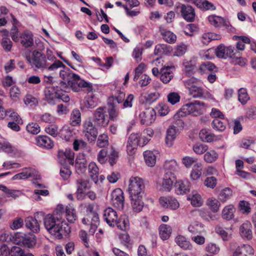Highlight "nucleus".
Segmentation results:
<instances>
[{
  "instance_id": "obj_1",
  "label": "nucleus",
  "mask_w": 256,
  "mask_h": 256,
  "mask_svg": "<svg viewBox=\"0 0 256 256\" xmlns=\"http://www.w3.org/2000/svg\"><path fill=\"white\" fill-rule=\"evenodd\" d=\"M63 70L60 72V76L63 80L60 82V88L61 90L67 92V89L71 88L75 92H78L82 88H86L88 93L93 90L92 84L81 79L80 76L72 72L68 68L62 66Z\"/></svg>"
},
{
  "instance_id": "obj_2",
  "label": "nucleus",
  "mask_w": 256,
  "mask_h": 256,
  "mask_svg": "<svg viewBox=\"0 0 256 256\" xmlns=\"http://www.w3.org/2000/svg\"><path fill=\"white\" fill-rule=\"evenodd\" d=\"M56 57L54 56L50 58L48 56L46 58L44 54L37 50L32 51L31 56H26V60L32 68L42 70L46 69L48 71H55L58 68L64 66L63 63L59 60H56L52 64H50L48 62V60H53Z\"/></svg>"
},
{
  "instance_id": "obj_3",
  "label": "nucleus",
  "mask_w": 256,
  "mask_h": 256,
  "mask_svg": "<svg viewBox=\"0 0 256 256\" xmlns=\"http://www.w3.org/2000/svg\"><path fill=\"white\" fill-rule=\"evenodd\" d=\"M44 223L46 230L58 239L66 236L70 232V228L64 222L60 220V217L48 214L44 218Z\"/></svg>"
},
{
  "instance_id": "obj_4",
  "label": "nucleus",
  "mask_w": 256,
  "mask_h": 256,
  "mask_svg": "<svg viewBox=\"0 0 256 256\" xmlns=\"http://www.w3.org/2000/svg\"><path fill=\"white\" fill-rule=\"evenodd\" d=\"M206 106L204 102L199 100H194L183 106L174 116L175 118H178L185 116L187 114L197 116L202 114V108Z\"/></svg>"
},
{
  "instance_id": "obj_5",
  "label": "nucleus",
  "mask_w": 256,
  "mask_h": 256,
  "mask_svg": "<svg viewBox=\"0 0 256 256\" xmlns=\"http://www.w3.org/2000/svg\"><path fill=\"white\" fill-rule=\"evenodd\" d=\"M145 186L144 180L138 177H132L130 180L128 190L130 197H142Z\"/></svg>"
},
{
  "instance_id": "obj_6",
  "label": "nucleus",
  "mask_w": 256,
  "mask_h": 256,
  "mask_svg": "<svg viewBox=\"0 0 256 256\" xmlns=\"http://www.w3.org/2000/svg\"><path fill=\"white\" fill-rule=\"evenodd\" d=\"M13 242L20 246L31 248L36 244L35 236L30 234L16 233L12 238Z\"/></svg>"
},
{
  "instance_id": "obj_7",
  "label": "nucleus",
  "mask_w": 256,
  "mask_h": 256,
  "mask_svg": "<svg viewBox=\"0 0 256 256\" xmlns=\"http://www.w3.org/2000/svg\"><path fill=\"white\" fill-rule=\"evenodd\" d=\"M83 133L90 142L96 141L98 135V130L90 119L86 120L83 124Z\"/></svg>"
},
{
  "instance_id": "obj_8",
  "label": "nucleus",
  "mask_w": 256,
  "mask_h": 256,
  "mask_svg": "<svg viewBox=\"0 0 256 256\" xmlns=\"http://www.w3.org/2000/svg\"><path fill=\"white\" fill-rule=\"evenodd\" d=\"M94 119L98 126L105 127L109 123V118L106 114L105 107L98 108L94 114Z\"/></svg>"
},
{
  "instance_id": "obj_9",
  "label": "nucleus",
  "mask_w": 256,
  "mask_h": 256,
  "mask_svg": "<svg viewBox=\"0 0 256 256\" xmlns=\"http://www.w3.org/2000/svg\"><path fill=\"white\" fill-rule=\"evenodd\" d=\"M176 182L174 173L172 172H166L164 175L162 185L157 186V188L161 191L169 192L171 190L173 184Z\"/></svg>"
},
{
  "instance_id": "obj_10",
  "label": "nucleus",
  "mask_w": 256,
  "mask_h": 256,
  "mask_svg": "<svg viewBox=\"0 0 256 256\" xmlns=\"http://www.w3.org/2000/svg\"><path fill=\"white\" fill-rule=\"evenodd\" d=\"M76 188V194L77 199L82 200L84 199V194L86 190L90 188L89 181L84 178H78L76 180L75 183Z\"/></svg>"
},
{
  "instance_id": "obj_11",
  "label": "nucleus",
  "mask_w": 256,
  "mask_h": 256,
  "mask_svg": "<svg viewBox=\"0 0 256 256\" xmlns=\"http://www.w3.org/2000/svg\"><path fill=\"white\" fill-rule=\"evenodd\" d=\"M139 117L142 124L148 126L155 121L156 112L154 108H148L140 114Z\"/></svg>"
},
{
  "instance_id": "obj_12",
  "label": "nucleus",
  "mask_w": 256,
  "mask_h": 256,
  "mask_svg": "<svg viewBox=\"0 0 256 256\" xmlns=\"http://www.w3.org/2000/svg\"><path fill=\"white\" fill-rule=\"evenodd\" d=\"M74 152L71 150L58 151V160L62 166L66 165L67 163L72 165L74 164Z\"/></svg>"
},
{
  "instance_id": "obj_13",
  "label": "nucleus",
  "mask_w": 256,
  "mask_h": 256,
  "mask_svg": "<svg viewBox=\"0 0 256 256\" xmlns=\"http://www.w3.org/2000/svg\"><path fill=\"white\" fill-rule=\"evenodd\" d=\"M176 8L180 12L183 18L188 22H192L195 18V12L193 8L190 5L179 4Z\"/></svg>"
},
{
  "instance_id": "obj_14",
  "label": "nucleus",
  "mask_w": 256,
  "mask_h": 256,
  "mask_svg": "<svg viewBox=\"0 0 256 256\" xmlns=\"http://www.w3.org/2000/svg\"><path fill=\"white\" fill-rule=\"evenodd\" d=\"M120 188H116L111 194L112 200L114 204L119 210H123L124 207V197Z\"/></svg>"
},
{
  "instance_id": "obj_15",
  "label": "nucleus",
  "mask_w": 256,
  "mask_h": 256,
  "mask_svg": "<svg viewBox=\"0 0 256 256\" xmlns=\"http://www.w3.org/2000/svg\"><path fill=\"white\" fill-rule=\"evenodd\" d=\"M178 129L174 126H170L166 130L165 142L168 147H171L176 136L178 134Z\"/></svg>"
},
{
  "instance_id": "obj_16",
  "label": "nucleus",
  "mask_w": 256,
  "mask_h": 256,
  "mask_svg": "<svg viewBox=\"0 0 256 256\" xmlns=\"http://www.w3.org/2000/svg\"><path fill=\"white\" fill-rule=\"evenodd\" d=\"M254 250L248 244L238 246L233 252V256H253Z\"/></svg>"
},
{
  "instance_id": "obj_17",
  "label": "nucleus",
  "mask_w": 256,
  "mask_h": 256,
  "mask_svg": "<svg viewBox=\"0 0 256 256\" xmlns=\"http://www.w3.org/2000/svg\"><path fill=\"white\" fill-rule=\"evenodd\" d=\"M104 218L110 226H115L118 216L116 212L112 208H108L104 210Z\"/></svg>"
},
{
  "instance_id": "obj_18",
  "label": "nucleus",
  "mask_w": 256,
  "mask_h": 256,
  "mask_svg": "<svg viewBox=\"0 0 256 256\" xmlns=\"http://www.w3.org/2000/svg\"><path fill=\"white\" fill-rule=\"evenodd\" d=\"M252 224L248 221H246L240 226V233L242 238L248 240L252 238Z\"/></svg>"
},
{
  "instance_id": "obj_19",
  "label": "nucleus",
  "mask_w": 256,
  "mask_h": 256,
  "mask_svg": "<svg viewBox=\"0 0 256 256\" xmlns=\"http://www.w3.org/2000/svg\"><path fill=\"white\" fill-rule=\"evenodd\" d=\"M160 202L164 208L172 210H176L179 207L178 200L171 197H161L160 198Z\"/></svg>"
},
{
  "instance_id": "obj_20",
  "label": "nucleus",
  "mask_w": 256,
  "mask_h": 256,
  "mask_svg": "<svg viewBox=\"0 0 256 256\" xmlns=\"http://www.w3.org/2000/svg\"><path fill=\"white\" fill-rule=\"evenodd\" d=\"M174 66H167L161 68L160 71V79L164 84H168L174 75L172 70Z\"/></svg>"
},
{
  "instance_id": "obj_21",
  "label": "nucleus",
  "mask_w": 256,
  "mask_h": 256,
  "mask_svg": "<svg viewBox=\"0 0 256 256\" xmlns=\"http://www.w3.org/2000/svg\"><path fill=\"white\" fill-rule=\"evenodd\" d=\"M139 142L138 135L136 134H132L128 138L126 146L128 153L132 155L134 154V150L136 148Z\"/></svg>"
},
{
  "instance_id": "obj_22",
  "label": "nucleus",
  "mask_w": 256,
  "mask_h": 256,
  "mask_svg": "<svg viewBox=\"0 0 256 256\" xmlns=\"http://www.w3.org/2000/svg\"><path fill=\"white\" fill-rule=\"evenodd\" d=\"M39 214L42 215V213H37L34 216V218L32 217H28L25 220V226L26 228L30 229L33 232H38L40 230V224L36 219V216H38Z\"/></svg>"
},
{
  "instance_id": "obj_23",
  "label": "nucleus",
  "mask_w": 256,
  "mask_h": 256,
  "mask_svg": "<svg viewBox=\"0 0 256 256\" xmlns=\"http://www.w3.org/2000/svg\"><path fill=\"white\" fill-rule=\"evenodd\" d=\"M59 88H56L53 86L52 87L47 88L45 90V96L48 100H50L49 102L57 99L60 96V90Z\"/></svg>"
},
{
  "instance_id": "obj_24",
  "label": "nucleus",
  "mask_w": 256,
  "mask_h": 256,
  "mask_svg": "<svg viewBox=\"0 0 256 256\" xmlns=\"http://www.w3.org/2000/svg\"><path fill=\"white\" fill-rule=\"evenodd\" d=\"M36 176V172L31 168H25L24 171L14 175L12 180H24L28 178H34Z\"/></svg>"
},
{
  "instance_id": "obj_25",
  "label": "nucleus",
  "mask_w": 256,
  "mask_h": 256,
  "mask_svg": "<svg viewBox=\"0 0 256 256\" xmlns=\"http://www.w3.org/2000/svg\"><path fill=\"white\" fill-rule=\"evenodd\" d=\"M20 44L25 48L31 47L34 45L33 35L31 32H24L20 35Z\"/></svg>"
},
{
  "instance_id": "obj_26",
  "label": "nucleus",
  "mask_w": 256,
  "mask_h": 256,
  "mask_svg": "<svg viewBox=\"0 0 256 256\" xmlns=\"http://www.w3.org/2000/svg\"><path fill=\"white\" fill-rule=\"evenodd\" d=\"M38 146L46 149L52 148L54 146L53 141L48 136H39L36 138Z\"/></svg>"
},
{
  "instance_id": "obj_27",
  "label": "nucleus",
  "mask_w": 256,
  "mask_h": 256,
  "mask_svg": "<svg viewBox=\"0 0 256 256\" xmlns=\"http://www.w3.org/2000/svg\"><path fill=\"white\" fill-rule=\"evenodd\" d=\"M160 32L163 39L169 44H174L176 40V36L170 31L162 27L160 28Z\"/></svg>"
},
{
  "instance_id": "obj_28",
  "label": "nucleus",
  "mask_w": 256,
  "mask_h": 256,
  "mask_svg": "<svg viewBox=\"0 0 256 256\" xmlns=\"http://www.w3.org/2000/svg\"><path fill=\"white\" fill-rule=\"evenodd\" d=\"M172 51V47L166 44H158L156 46L154 54L155 55L161 56L167 54Z\"/></svg>"
},
{
  "instance_id": "obj_29",
  "label": "nucleus",
  "mask_w": 256,
  "mask_h": 256,
  "mask_svg": "<svg viewBox=\"0 0 256 256\" xmlns=\"http://www.w3.org/2000/svg\"><path fill=\"white\" fill-rule=\"evenodd\" d=\"M176 192L178 194H186L190 190V184L188 180H180L176 182Z\"/></svg>"
},
{
  "instance_id": "obj_30",
  "label": "nucleus",
  "mask_w": 256,
  "mask_h": 256,
  "mask_svg": "<svg viewBox=\"0 0 256 256\" xmlns=\"http://www.w3.org/2000/svg\"><path fill=\"white\" fill-rule=\"evenodd\" d=\"M96 106V102L94 100V96L92 92H88L87 96L85 97L84 101L82 104V108H93Z\"/></svg>"
},
{
  "instance_id": "obj_31",
  "label": "nucleus",
  "mask_w": 256,
  "mask_h": 256,
  "mask_svg": "<svg viewBox=\"0 0 256 256\" xmlns=\"http://www.w3.org/2000/svg\"><path fill=\"white\" fill-rule=\"evenodd\" d=\"M236 209L232 204L226 206L222 210V218L227 220H230L234 218V212Z\"/></svg>"
},
{
  "instance_id": "obj_32",
  "label": "nucleus",
  "mask_w": 256,
  "mask_h": 256,
  "mask_svg": "<svg viewBox=\"0 0 256 256\" xmlns=\"http://www.w3.org/2000/svg\"><path fill=\"white\" fill-rule=\"evenodd\" d=\"M175 242L178 246L184 250H190L192 249V246L190 242L184 236L180 235L177 236Z\"/></svg>"
},
{
  "instance_id": "obj_33",
  "label": "nucleus",
  "mask_w": 256,
  "mask_h": 256,
  "mask_svg": "<svg viewBox=\"0 0 256 256\" xmlns=\"http://www.w3.org/2000/svg\"><path fill=\"white\" fill-rule=\"evenodd\" d=\"M66 216L68 222L73 223L77 219L76 210L71 204L67 206L66 208Z\"/></svg>"
},
{
  "instance_id": "obj_34",
  "label": "nucleus",
  "mask_w": 256,
  "mask_h": 256,
  "mask_svg": "<svg viewBox=\"0 0 256 256\" xmlns=\"http://www.w3.org/2000/svg\"><path fill=\"white\" fill-rule=\"evenodd\" d=\"M171 227L167 224H163L159 228V234L160 238L163 240H168L172 233Z\"/></svg>"
},
{
  "instance_id": "obj_35",
  "label": "nucleus",
  "mask_w": 256,
  "mask_h": 256,
  "mask_svg": "<svg viewBox=\"0 0 256 256\" xmlns=\"http://www.w3.org/2000/svg\"><path fill=\"white\" fill-rule=\"evenodd\" d=\"M116 226L122 230H126L128 228L129 221L127 216L124 215L120 217L116 221Z\"/></svg>"
},
{
  "instance_id": "obj_36",
  "label": "nucleus",
  "mask_w": 256,
  "mask_h": 256,
  "mask_svg": "<svg viewBox=\"0 0 256 256\" xmlns=\"http://www.w3.org/2000/svg\"><path fill=\"white\" fill-rule=\"evenodd\" d=\"M194 4L203 10L216 9L214 5L206 0H196Z\"/></svg>"
},
{
  "instance_id": "obj_37",
  "label": "nucleus",
  "mask_w": 256,
  "mask_h": 256,
  "mask_svg": "<svg viewBox=\"0 0 256 256\" xmlns=\"http://www.w3.org/2000/svg\"><path fill=\"white\" fill-rule=\"evenodd\" d=\"M189 91V94L194 98H206L205 92L204 90L200 86L192 87Z\"/></svg>"
},
{
  "instance_id": "obj_38",
  "label": "nucleus",
  "mask_w": 256,
  "mask_h": 256,
  "mask_svg": "<svg viewBox=\"0 0 256 256\" xmlns=\"http://www.w3.org/2000/svg\"><path fill=\"white\" fill-rule=\"evenodd\" d=\"M142 197L136 196L130 197L132 200V205L133 210L136 212H140L143 208L144 202L142 201Z\"/></svg>"
},
{
  "instance_id": "obj_39",
  "label": "nucleus",
  "mask_w": 256,
  "mask_h": 256,
  "mask_svg": "<svg viewBox=\"0 0 256 256\" xmlns=\"http://www.w3.org/2000/svg\"><path fill=\"white\" fill-rule=\"evenodd\" d=\"M84 154L80 155L76 159V168L80 170V172H84L86 168V160L84 158Z\"/></svg>"
},
{
  "instance_id": "obj_40",
  "label": "nucleus",
  "mask_w": 256,
  "mask_h": 256,
  "mask_svg": "<svg viewBox=\"0 0 256 256\" xmlns=\"http://www.w3.org/2000/svg\"><path fill=\"white\" fill-rule=\"evenodd\" d=\"M144 158L146 164L150 166L154 165L156 162V157L154 152L150 150L145 151L144 153Z\"/></svg>"
},
{
  "instance_id": "obj_41",
  "label": "nucleus",
  "mask_w": 256,
  "mask_h": 256,
  "mask_svg": "<svg viewBox=\"0 0 256 256\" xmlns=\"http://www.w3.org/2000/svg\"><path fill=\"white\" fill-rule=\"evenodd\" d=\"M124 98L125 94L123 92H120L118 95L113 96L109 98V105L116 106L117 104L122 103Z\"/></svg>"
},
{
  "instance_id": "obj_42",
  "label": "nucleus",
  "mask_w": 256,
  "mask_h": 256,
  "mask_svg": "<svg viewBox=\"0 0 256 256\" xmlns=\"http://www.w3.org/2000/svg\"><path fill=\"white\" fill-rule=\"evenodd\" d=\"M88 172L92 180L96 182L98 180V168L96 163L92 162L89 164Z\"/></svg>"
},
{
  "instance_id": "obj_43",
  "label": "nucleus",
  "mask_w": 256,
  "mask_h": 256,
  "mask_svg": "<svg viewBox=\"0 0 256 256\" xmlns=\"http://www.w3.org/2000/svg\"><path fill=\"white\" fill-rule=\"evenodd\" d=\"M202 164L200 163L195 164L190 173L191 178L192 180L198 179L202 175Z\"/></svg>"
},
{
  "instance_id": "obj_44",
  "label": "nucleus",
  "mask_w": 256,
  "mask_h": 256,
  "mask_svg": "<svg viewBox=\"0 0 256 256\" xmlns=\"http://www.w3.org/2000/svg\"><path fill=\"white\" fill-rule=\"evenodd\" d=\"M225 50L226 51L225 53L226 59L228 58H234L240 57V52L234 46H225Z\"/></svg>"
},
{
  "instance_id": "obj_45",
  "label": "nucleus",
  "mask_w": 256,
  "mask_h": 256,
  "mask_svg": "<svg viewBox=\"0 0 256 256\" xmlns=\"http://www.w3.org/2000/svg\"><path fill=\"white\" fill-rule=\"evenodd\" d=\"M200 139L204 142H211L214 139V135L210 134L209 130L206 129L202 130L199 134Z\"/></svg>"
},
{
  "instance_id": "obj_46",
  "label": "nucleus",
  "mask_w": 256,
  "mask_h": 256,
  "mask_svg": "<svg viewBox=\"0 0 256 256\" xmlns=\"http://www.w3.org/2000/svg\"><path fill=\"white\" fill-rule=\"evenodd\" d=\"M81 122V114L79 110L74 109L70 116V123L72 126L78 125Z\"/></svg>"
},
{
  "instance_id": "obj_47",
  "label": "nucleus",
  "mask_w": 256,
  "mask_h": 256,
  "mask_svg": "<svg viewBox=\"0 0 256 256\" xmlns=\"http://www.w3.org/2000/svg\"><path fill=\"white\" fill-rule=\"evenodd\" d=\"M220 36L213 33H206L202 34V42L204 44L207 45L212 40H218L220 39Z\"/></svg>"
},
{
  "instance_id": "obj_48",
  "label": "nucleus",
  "mask_w": 256,
  "mask_h": 256,
  "mask_svg": "<svg viewBox=\"0 0 256 256\" xmlns=\"http://www.w3.org/2000/svg\"><path fill=\"white\" fill-rule=\"evenodd\" d=\"M187 200H190L192 204L196 207L200 206L202 203L200 196L197 193H193L189 195Z\"/></svg>"
},
{
  "instance_id": "obj_49",
  "label": "nucleus",
  "mask_w": 256,
  "mask_h": 256,
  "mask_svg": "<svg viewBox=\"0 0 256 256\" xmlns=\"http://www.w3.org/2000/svg\"><path fill=\"white\" fill-rule=\"evenodd\" d=\"M188 230L192 234H200L203 232L204 228L202 224L195 222L188 226Z\"/></svg>"
},
{
  "instance_id": "obj_50",
  "label": "nucleus",
  "mask_w": 256,
  "mask_h": 256,
  "mask_svg": "<svg viewBox=\"0 0 256 256\" xmlns=\"http://www.w3.org/2000/svg\"><path fill=\"white\" fill-rule=\"evenodd\" d=\"M204 160L208 163L214 162L218 158V154L214 150L207 152L204 154Z\"/></svg>"
},
{
  "instance_id": "obj_51",
  "label": "nucleus",
  "mask_w": 256,
  "mask_h": 256,
  "mask_svg": "<svg viewBox=\"0 0 256 256\" xmlns=\"http://www.w3.org/2000/svg\"><path fill=\"white\" fill-rule=\"evenodd\" d=\"M232 196V190L228 188L222 190L219 194L218 198L222 202H226Z\"/></svg>"
},
{
  "instance_id": "obj_52",
  "label": "nucleus",
  "mask_w": 256,
  "mask_h": 256,
  "mask_svg": "<svg viewBox=\"0 0 256 256\" xmlns=\"http://www.w3.org/2000/svg\"><path fill=\"white\" fill-rule=\"evenodd\" d=\"M238 99L242 104H245L249 100L250 97L247 90L244 88H240L238 92Z\"/></svg>"
},
{
  "instance_id": "obj_53",
  "label": "nucleus",
  "mask_w": 256,
  "mask_h": 256,
  "mask_svg": "<svg viewBox=\"0 0 256 256\" xmlns=\"http://www.w3.org/2000/svg\"><path fill=\"white\" fill-rule=\"evenodd\" d=\"M92 58L94 60L98 62L100 66L102 67H106L107 68H110L114 62V59L112 56L106 58H105L106 62L104 63L102 62L100 59L98 58L93 57Z\"/></svg>"
},
{
  "instance_id": "obj_54",
  "label": "nucleus",
  "mask_w": 256,
  "mask_h": 256,
  "mask_svg": "<svg viewBox=\"0 0 256 256\" xmlns=\"http://www.w3.org/2000/svg\"><path fill=\"white\" fill-rule=\"evenodd\" d=\"M96 145L99 148H104L108 145V137L106 134H100L98 138Z\"/></svg>"
},
{
  "instance_id": "obj_55",
  "label": "nucleus",
  "mask_w": 256,
  "mask_h": 256,
  "mask_svg": "<svg viewBox=\"0 0 256 256\" xmlns=\"http://www.w3.org/2000/svg\"><path fill=\"white\" fill-rule=\"evenodd\" d=\"M26 130L32 134H37L40 131V128L37 123L32 122L28 124L26 127Z\"/></svg>"
},
{
  "instance_id": "obj_56",
  "label": "nucleus",
  "mask_w": 256,
  "mask_h": 256,
  "mask_svg": "<svg viewBox=\"0 0 256 256\" xmlns=\"http://www.w3.org/2000/svg\"><path fill=\"white\" fill-rule=\"evenodd\" d=\"M207 204L210 208V210L214 212H216L218 211L220 206V202L215 198L208 200Z\"/></svg>"
},
{
  "instance_id": "obj_57",
  "label": "nucleus",
  "mask_w": 256,
  "mask_h": 256,
  "mask_svg": "<svg viewBox=\"0 0 256 256\" xmlns=\"http://www.w3.org/2000/svg\"><path fill=\"white\" fill-rule=\"evenodd\" d=\"M184 68L183 70L186 74L191 76L194 73V66L191 62H184L182 64Z\"/></svg>"
},
{
  "instance_id": "obj_58",
  "label": "nucleus",
  "mask_w": 256,
  "mask_h": 256,
  "mask_svg": "<svg viewBox=\"0 0 256 256\" xmlns=\"http://www.w3.org/2000/svg\"><path fill=\"white\" fill-rule=\"evenodd\" d=\"M160 96V94L158 92H154L144 96V98L146 104H151L156 100Z\"/></svg>"
},
{
  "instance_id": "obj_59",
  "label": "nucleus",
  "mask_w": 256,
  "mask_h": 256,
  "mask_svg": "<svg viewBox=\"0 0 256 256\" xmlns=\"http://www.w3.org/2000/svg\"><path fill=\"white\" fill-rule=\"evenodd\" d=\"M0 150L6 153H12L14 150L12 145L5 140H0Z\"/></svg>"
},
{
  "instance_id": "obj_60",
  "label": "nucleus",
  "mask_w": 256,
  "mask_h": 256,
  "mask_svg": "<svg viewBox=\"0 0 256 256\" xmlns=\"http://www.w3.org/2000/svg\"><path fill=\"white\" fill-rule=\"evenodd\" d=\"M208 20L210 24L215 27L220 26L223 21V18L214 15L210 16Z\"/></svg>"
},
{
  "instance_id": "obj_61",
  "label": "nucleus",
  "mask_w": 256,
  "mask_h": 256,
  "mask_svg": "<svg viewBox=\"0 0 256 256\" xmlns=\"http://www.w3.org/2000/svg\"><path fill=\"white\" fill-rule=\"evenodd\" d=\"M168 100L172 104L174 105L180 100V94L176 92H171L168 94Z\"/></svg>"
},
{
  "instance_id": "obj_62",
  "label": "nucleus",
  "mask_w": 256,
  "mask_h": 256,
  "mask_svg": "<svg viewBox=\"0 0 256 256\" xmlns=\"http://www.w3.org/2000/svg\"><path fill=\"white\" fill-rule=\"evenodd\" d=\"M199 82L200 80L194 77H192L185 80L184 81V84L185 86L188 89V90H190L191 88L196 86Z\"/></svg>"
},
{
  "instance_id": "obj_63",
  "label": "nucleus",
  "mask_w": 256,
  "mask_h": 256,
  "mask_svg": "<svg viewBox=\"0 0 256 256\" xmlns=\"http://www.w3.org/2000/svg\"><path fill=\"white\" fill-rule=\"evenodd\" d=\"M198 159L190 156H185L182 159V164L187 168H190L193 164L197 162Z\"/></svg>"
},
{
  "instance_id": "obj_64",
  "label": "nucleus",
  "mask_w": 256,
  "mask_h": 256,
  "mask_svg": "<svg viewBox=\"0 0 256 256\" xmlns=\"http://www.w3.org/2000/svg\"><path fill=\"white\" fill-rule=\"evenodd\" d=\"M212 128L219 131H223L226 128V126L218 118L214 119L212 122Z\"/></svg>"
}]
</instances>
